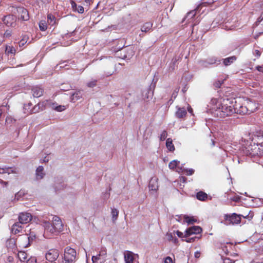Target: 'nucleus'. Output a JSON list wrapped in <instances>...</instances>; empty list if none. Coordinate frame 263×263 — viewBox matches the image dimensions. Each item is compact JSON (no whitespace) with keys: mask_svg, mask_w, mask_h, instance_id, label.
I'll return each instance as SVG.
<instances>
[{"mask_svg":"<svg viewBox=\"0 0 263 263\" xmlns=\"http://www.w3.org/2000/svg\"><path fill=\"white\" fill-rule=\"evenodd\" d=\"M52 221V223L47 221L43 222L44 236L46 238H51L55 234L62 231L63 229V224L58 216H54Z\"/></svg>","mask_w":263,"mask_h":263,"instance_id":"nucleus-1","label":"nucleus"},{"mask_svg":"<svg viewBox=\"0 0 263 263\" xmlns=\"http://www.w3.org/2000/svg\"><path fill=\"white\" fill-rule=\"evenodd\" d=\"M235 112L234 105L228 99L223 100L220 106L217 107L213 114L219 118H224Z\"/></svg>","mask_w":263,"mask_h":263,"instance_id":"nucleus-2","label":"nucleus"},{"mask_svg":"<svg viewBox=\"0 0 263 263\" xmlns=\"http://www.w3.org/2000/svg\"><path fill=\"white\" fill-rule=\"evenodd\" d=\"M77 259L76 250L70 247H66L64 249V254L62 263H74Z\"/></svg>","mask_w":263,"mask_h":263,"instance_id":"nucleus-3","label":"nucleus"},{"mask_svg":"<svg viewBox=\"0 0 263 263\" xmlns=\"http://www.w3.org/2000/svg\"><path fill=\"white\" fill-rule=\"evenodd\" d=\"M224 219L225 221L224 224L227 225L238 224L241 221L240 216L236 213L225 214Z\"/></svg>","mask_w":263,"mask_h":263,"instance_id":"nucleus-4","label":"nucleus"},{"mask_svg":"<svg viewBox=\"0 0 263 263\" xmlns=\"http://www.w3.org/2000/svg\"><path fill=\"white\" fill-rule=\"evenodd\" d=\"M234 105V113L237 114L245 115L253 112L252 110H249L247 106L241 105L240 103H237V102H235V104Z\"/></svg>","mask_w":263,"mask_h":263,"instance_id":"nucleus-5","label":"nucleus"},{"mask_svg":"<svg viewBox=\"0 0 263 263\" xmlns=\"http://www.w3.org/2000/svg\"><path fill=\"white\" fill-rule=\"evenodd\" d=\"M59 256V252L57 249H50L46 253V258L47 260L50 262H54L55 261Z\"/></svg>","mask_w":263,"mask_h":263,"instance_id":"nucleus-6","label":"nucleus"},{"mask_svg":"<svg viewBox=\"0 0 263 263\" xmlns=\"http://www.w3.org/2000/svg\"><path fill=\"white\" fill-rule=\"evenodd\" d=\"M18 219L21 224L27 223L31 221L32 215L29 213L22 212L20 213Z\"/></svg>","mask_w":263,"mask_h":263,"instance_id":"nucleus-7","label":"nucleus"},{"mask_svg":"<svg viewBox=\"0 0 263 263\" xmlns=\"http://www.w3.org/2000/svg\"><path fill=\"white\" fill-rule=\"evenodd\" d=\"M17 11L18 13V18L19 20H22L24 21H26L29 20V14L27 9L23 7H18L17 8Z\"/></svg>","mask_w":263,"mask_h":263,"instance_id":"nucleus-8","label":"nucleus"},{"mask_svg":"<svg viewBox=\"0 0 263 263\" xmlns=\"http://www.w3.org/2000/svg\"><path fill=\"white\" fill-rule=\"evenodd\" d=\"M202 232V229L199 226H193L187 229L185 232L184 236L187 237L192 234H198Z\"/></svg>","mask_w":263,"mask_h":263,"instance_id":"nucleus-9","label":"nucleus"},{"mask_svg":"<svg viewBox=\"0 0 263 263\" xmlns=\"http://www.w3.org/2000/svg\"><path fill=\"white\" fill-rule=\"evenodd\" d=\"M153 96V91L150 87L144 89L142 92V99L146 102H148L152 98Z\"/></svg>","mask_w":263,"mask_h":263,"instance_id":"nucleus-10","label":"nucleus"},{"mask_svg":"<svg viewBox=\"0 0 263 263\" xmlns=\"http://www.w3.org/2000/svg\"><path fill=\"white\" fill-rule=\"evenodd\" d=\"M213 3H214V1L213 0H209L207 2H202L201 3H200L197 6V7L196 8V9H195L194 10H192V11H191L190 12L187 13V16H191V17H194L195 15V14H196V11H197L199 9V8L200 7H202V6H207L208 5H210L212 4Z\"/></svg>","mask_w":263,"mask_h":263,"instance_id":"nucleus-11","label":"nucleus"},{"mask_svg":"<svg viewBox=\"0 0 263 263\" xmlns=\"http://www.w3.org/2000/svg\"><path fill=\"white\" fill-rule=\"evenodd\" d=\"M15 17L12 15L5 16L3 18L4 23L8 26H13L15 23Z\"/></svg>","mask_w":263,"mask_h":263,"instance_id":"nucleus-12","label":"nucleus"},{"mask_svg":"<svg viewBox=\"0 0 263 263\" xmlns=\"http://www.w3.org/2000/svg\"><path fill=\"white\" fill-rule=\"evenodd\" d=\"M124 257L125 263H133L134 257V253L129 251H126L124 253Z\"/></svg>","mask_w":263,"mask_h":263,"instance_id":"nucleus-13","label":"nucleus"},{"mask_svg":"<svg viewBox=\"0 0 263 263\" xmlns=\"http://www.w3.org/2000/svg\"><path fill=\"white\" fill-rule=\"evenodd\" d=\"M21 223L17 222L14 223L11 229V233L14 234H17L22 231L23 227L21 225Z\"/></svg>","mask_w":263,"mask_h":263,"instance_id":"nucleus-14","label":"nucleus"},{"mask_svg":"<svg viewBox=\"0 0 263 263\" xmlns=\"http://www.w3.org/2000/svg\"><path fill=\"white\" fill-rule=\"evenodd\" d=\"M46 103L44 102H40L35 105L33 108L30 110V114H35L39 112L40 110H43L45 108Z\"/></svg>","mask_w":263,"mask_h":263,"instance_id":"nucleus-15","label":"nucleus"},{"mask_svg":"<svg viewBox=\"0 0 263 263\" xmlns=\"http://www.w3.org/2000/svg\"><path fill=\"white\" fill-rule=\"evenodd\" d=\"M66 185L62 179L57 178L54 183V189L55 191L62 190L65 188Z\"/></svg>","mask_w":263,"mask_h":263,"instance_id":"nucleus-16","label":"nucleus"},{"mask_svg":"<svg viewBox=\"0 0 263 263\" xmlns=\"http://www.w3.org/2000/svg\"><path fill=\"white\" fill-rule=\"evenodd\" d=\"M255 147L254 148H251V150H252V154L253 155H261L263 154V146L261 145H256L255 144L253 145Z\"/></svg>","mask_w":263,"mask_h":263,"instance_id":"nucleus-17","label":"nucleus"},{"mask_svg":"<svg viewBox=\"0 0 263 263\" xmlns=\"http://www.w3.org/2000/svg\"><path fill=\"white\" fill-rule=\"evenodd\" d=\"M177 110L175 113L177 118H182L186 116L187 112L184 107H177Z\"/></svg>","mask_w":263,"mask_h":263,"instance_id":"nucleus-18","label":"nucleus"},{"mask_svg":"<svg viewBox=\"0 0 263 263\" xmlns=\"http://www.w3.org/2000/svg\"><path fill=\"white\" fill-rule=\"evenodd\" d=\"M217 62H218L219 63L220 62V60H218L216 58L212 57V58L208 59L205 61H202L201 62V64H202V65L204 66L205 67H206L208 64H210V65L214 64L217 63Z\"/></svg>","mask_w":263,"mask_h":263,"instance_id":"nucleus-19","label":"nucleus"},{"mask_svg":"<svg viewBox=\"0 0 263 263\" xmlns=\"http://www.w3.org/2000/svg\"><path fill=\"white\" fill-rule=\"evenodd\" d=\"M32 95L34 97L39 98L43 95V89L39 87H34L32 89Z\"/></svg>","mask_w":263,"mask_h":263,"instance_id":"nucleus-20","label":"nucleus"},{"mask_svg":"<svg viewBox=\"0 0 263 263\" xmlns=\"http://www.w3.org/2000/svg\"><path fill=\"white\" fill-rule=\"evenodd\" d=\"M36 178L37 180L43 178L45 173L44 172V167L42 166H39L36 170Z\"/></svg>","mask_w":263,"mask_h":263,"instance_id":"nucleus-21","label":"nucleus"},{"mask_svg":"<svg viewBox=\"0 0 263 263\" xmlns=\"http://www.w3.org/2000/svg\"><path fill=\"white\" fill-rule=\"evenodd\" d=\"M148 187L150 190L156 191L158 188L157 179L152 178L149 181Z\"/></svg>","mask_w":263,"mask_h":263,"instance_id":"nucleus-22","label":"nucleus"},{"mask_svg":"<svg viewBox=\"0 0 263 263\" xmlns=\"http://www.w3.org/2000/svg\"><path fill=\"white\" fill-rule=\"evenodd\" d=\"M11 173H17L16 168H13L9 167H0V174L8 173V174H10Z\"/></svg>","mask_w":263,"mask_h":263,"instance_id":"nucleus-23","label":"nucleus"},{"mask_svg":"<svg viewBox=\"0 0 263 263\" xmlns=\"http://www.w3.org/2000/svg\"><path fill=\"white\" fill-rule=\"evenodd\" d=\"M196 198L200 201H205L208 198V195L202 191L198 192L196 194Z\"/></svg>","mask_w":263,"mask_h":263,"instance_id":"nucleus-24","label":"nucleus"},{"mask_svg":"<svg viewBox=\"0 0 263 263\" xmlns=\"http://www.w3.org/2000/svg\"><path fill=\"white\" fill-rule=\"evenodd\" d=\"M111 68H107V67L104 69V74L103 77H109L111 76L114 73V65L111 64L110 66Z\"/></svg>","mask_w":263,"mask_h":263,"instance_id":"nucleus-25","label":"nucleus"},{"mask_svg":"<svg viewBox=\"0 0 263 263\" xmlns=\"http://www.w3.org/2000/svg\"><path fill=\"white\" fill-rule=\"evenodd\" d=\"M81 97V91H78L73 93L70 97L71 101L75 102Z\"/></svg>","mask_w":263,"mask_h":263,"instance_id":"nucleus-26","label":"nucleus"},{"mask_svg":"<svg viewBox=\"0 0 263 263\" xmlns=\"http://www.w3.org/2000/svg\"><path fill=\"white\" fill-rule=\"evenodd\" d=\"M152 26V23L150 22L146 23L142 25V26L141 28V30L142 32H147V31L151 29Z\"/></svg>","mask_w":263,"mask_h":263,"instance_id":"nucleus-27","label":"nucleus"},{"mask_svg":"<svg viewBox=\"0 0 263 263\" xmlns=\"http://www.w3.org/2000/svg\"><path fill=\"white\" fill-rule=\"evenodd\" d=\"M166 146L170 152H173L175 150V146L173 143V141L171 138L167 139L166 141Z\"/></svg>","mask_w":263,"mask_h":263,"instance_id":"nucleus-28","label":"nucleus"},{"mask_svg":"<svg viewBox=\"0 0 263 263\" xmlns=\"http://www.w3.org/2000/svg\"><path fill=\"white\" fill-rule=\"evenodd\" d=\"M47 23L51 26L56 24V18L55 16L51 13L47 15Z\"/></svg>","mask_w":263,"mask_h":263,"instance_id":"nucleus-29","label":"nucleus"},{"mask_svg":"<svg viewBox=\"0 0 263 263\" xmlns=\"http://www.w3.org/2000/svg\"><path fill=\"white\" fill-rule=\"evenodd\" d=\"M236 60V57L235 56H232V57H230L228 58L223 59V64L225 66H228V65H230L231 63H232Z\"/></svg>","mask_w":263,"mask_h":263,"instance_id":"nucleus-30","label":"nucleus"},{"mask_svg":"<svg viewBox=\"0 0 263 263\" xmlns=\"http://www.w3.org/2000/svg\"><path fill=\"white\" fill-rule=\"evenodd\" d=\"M17 256L21 261H24L27 258V254L24 251H19L17 254Z\"/></svg>","mask_w":263,"mask_h":263,"instance_id":"nucleus-31","label":"nucleus"},{"mask_svg":"<svg viewBox=\"0 0 263 263\" xmlns=\"http://www.w3.org/2000/svg\"><path fill=\"white\" fill-rule=\"evenodd\" d=\"M119 215V211L115 208L112 209L111 210V215H112V221L114 222L115 221L118 217Z\"/></svg>","mask_w":263,"mask_h":263,"instance_id":"nucleus-32","label":"nucleus"},{"mask_svg":"<svg viewBox=\"0 0 263 263\" xmlns=\"http://www.w3.org/2000/svg\"><path fill=\"white\" fill-rule=\"evenodd\" d=\"M184 218L185 220V222L187 223L188 224H193L197 221V220L195 219L193 217H190L187 215H184Z\"/></svg>","mask_w":263,"mask_h":263,"instance_id":"nucleus-33","label":"nucleus"},{"mask_svg":"<svg viewBox=\"0 0 263 263\" xmlns=\"http://www.w3.org/2000/svg\"><path fill=\"white\" fill-rule=\"evenodd\" d=\"M39 28L40 29L43 31H45L47 29V26L45 21H42L40 22Z\"/></svg>","mask_w":263,"mask_h":263,"instance_id":"nucleus-34","label":"nucleus"},{"mask_svg":"<svg viewBox=\"0 0 263 263\" xmlns=\"http://www.w3.org/2000/svg\"><path fill=\"white\" fill-rule=\"evenodd\" d=\"M179 163V162H178L177 160H173L169 163L168 167L170 169L174 170L177 167Z\"/></svg>","mask_w":263,"mask_h":263,"instance_id":"nucleus-35","label":"nucleus"},{"mask_svg":"<svg viewBox=\"0 0 263 263\" xmlns=\"http://www.w3.org/2000/svg\"><path fill=\"white\" fill-rule=\"evenodd\" d=\"M28 39L29 37L27 35H24L19 43L20 46H24L27 43Z\"/></svg>","mask_w":263,"mask_h":263,"instance_id":"nucleus-36","label":"nucleus"},{"mask_svg":"<svg viewBox=\"0 0 263 263\" xmlns=\"http://www.w3.org/2000/svg\"><path fill=\"white\" fill-rule=\"evenodd\" d=\"M15 49L13 47L6 46V52H7L8 54H13L15 52Z\"/></svg>","mask_w":263,"mask_h":263,"instance_id":"nucleus-37","label":"nucleus"},{"mask_svg":"<svg viewBox=\"0 0 263 263\" xmlns=\"http://www.w3.org/2000/svg\"><path fill=\"white\" fill-rule=\"evenodd\" d=\"M223 83V80H217L214 83L213 85L215 88H219L221 87Z\"/></svg>","mask_w":263,"mask_h":263,"instance_id":"nucleus-38","label":"nucleus"},{"mask_svg":"<svg viewBox=\"0 0 263 263\" xmlns=\"http://www.w3.org/2000/svg\"><path fill=\"white\" fill-rule=\"evenodd\" d=\"M31 105H32L31 103H28L27 104L24 105V109L25 110V111H24L25 113H28V112L30 113V110H29Z\"/></svg>","mask_w":263,"mask_h":263,"instance_id":"nucleus-39","label":"nucleus"},{"mask_svg":"<svg viewBox=\"0 0 263 263\" xmlns=\"http://www.w3.org/2000/svg\"><path fill=\"white\" fill-rule=\"evenodd\" d=\"M100 257H101V253L97 254L96 256H92V263H96L98 260L100 259Z\"/></svg>","mask_w":263,"mask_h":263,"instance_id":"nucleus-40","label":"nucleus"},{"mask_svg":"<svg viewBox=\"0 0 263 263\" xmlns=\"http://www.w3.org/2000/svg\"><path fill=\"white\" fill-rule=\"evenodd\" d=\"M167 133L166 130H163L160 137V141H164L167 137Z\"/></svg>","mask_w":263,"mask_h":263,"instance_id":"nucleus-41","label":"nucleus"},{"mask_svg":"<svg viewBox=\"0 0 263 263\" xmlns=\"http://www.w3.org/2000/svg\"><path fill=\"white\" fill-rule=\"evenodd\" d=\"M35 238V236L32 234V233H30V235L28 237V244L30 245V243L32 242V241Z\"/></svg>","mask_w":263,"mask_h":263,"instance_id":"nucleus-42","label":"nucleus"},{"mask_svg":"<svg viewBox=\"0 0 263 263\" xmlns=\"http://www.w3.org/2000/svg\"><path fill=\"white\" fill-rule=\"evenodd\" d=\"M96 84H97V81L93 80V81H92L91 82L87 83V86L88 87L92 88V87H95V86H96Z\"/></svg>","mask_w":263,"mask_h":263,"instance_id":"nucleus-43","label":"nucleus"},{"mask_svg":"<svg viewBox=\"0 0 263 263\" xmlns=\"http://www.w3.org/2000/svg\"><path fill=\"white\" fill-rule=\"evenodd\" d=\"M261 52L262 51L261 50L255 49L253 52V54L258 58L260 56Z\"/></svg>","mask_w":263,"mask_h":263,"instance_id":"nucleus-44","label":"nucleus"},{"mask_svg":"<svg viewBox=\"0 0 263 263\" xmlns=\"http://www.w3.org/2000/svg\"><path fill=\"white\" fill-rule=\"evenodd\" d=\"M55 109L58 111H62L65 109V106L59 105L55 108Z\"/></svg>","mask_w":263,"mask_h":263,"instance_id":"nucleus-45","label":"nucleus"},{"mask_svg":"<svg viewBox=\"0 0 263 263\" xmlns=\"http://www.w3.org/2000/svg\"><path fill=\"white\" fill-rule=\"evenodd\" d=\"M76 11H78L79 13H83L84 11V8L82 6H78Z\"/></svg>","mask_w":263,"mask_h":263,"instance_id":"nucleus-46","label":"nucleus"},{"mask_svg":"<svg viewBox=\"0 0 263 263\" xmlns=\"http://www.w3.org/2000/svg\"><path fill=\"white\" fill-rule=\"evenodd\" d=\"M36 262V259L35 257H30L27 260V263H35Z\"/></svg>","mask_w":263,"mask_h":263,"instance_id":"nucleus-47","label":"nucleus"},{"mask_svg":"<svg viewBox=\"0 0 263 263\" xmlns=\"http://www.w3.org/2000/svg\"><path fill=\"white\" fill-rule=\"evenodd\" d=\"M71 7L73 11H76V10L77 9V4L73 1L71 2Z\"/></svg>","mask_w":263,"mask_h":263,"instance_id":"nucleus-48","label":"nucleus"},{"mask_svg":"<svg viewBox=\"0 0 263 263\" xmlns=\"http://www.w3.org/2000/svg\"><path fill=\"white\" fill-rule=\"evenodd\" d=\"M185 171L186 172V174L187 175H191L194 172V170L193 169H192V168H191V169H189V170H185Z\"/></svg>","mask_w":263,"mask_h":263,"instance_id":"nucleus-49","label":"nucleus"},{"mask_svg":"<svg viewBox=\"0 0 263 263\" xmlns=\"http://www.w3.org/2000/svg\"><path fill=\"white\" fill-rule=\"evenodd\" d=\"M164 263H173L172 258L170 256L166 257L164 260Z\"/></svg>","mask_w":263,"mask_h":263,"instance_id":"nucleus-50","label":"nucleus"},{"mask_svg":"<svg viewBox=\"0 0 263 263\" xmlns=\"http://www.w3.org/2000/svg\"><path fill=\"white\" fill-rule=\"evenodd\" d=\"M196 237L189 238L184 240L187 242H193L195 240ZM184 241V240H183Z\"/></svg>","mask_w":263,"mask_h":263,"instance_id":"nucleus-51","label":"nucleus"},{"mask_svg":"<svg viewBox=\"0 0 263 263\" xmlns=\"http://www.w3.org/2000/svg\"><path fill=\"white\" fill-rule=\"evenodd\" d=\"M176 234L177 236L180 238L185 237L184 236V235H183V234L182 232H180L178 230L176 231Z\"/></svg>","mask_w":263,"mask_h":263,"instance_id":"nucleus-52","label":"nucleus"},{"mask_svg":"<svg viewBox=\"0 0 263 263\" xmlns=\"http://www.w3.org/2000/svg\"><path fill=\"white\" fill-rule=\"evenodd\" d=\"M0 183L2 185H5V186H7V185L8 184V182L4 181L2 179H0Z\"/></svg>","mask_w":263,"mask_h":263,"instance_id":"nucleus-53","label":"nucleus"},{"mask_svg":"<svg viewBox=\"0 0 263 263\" xmlns=\"http://www.w3.org/2000/svg\"><path fill=\"white\" fill-rule=\"evenodd\" d=\"M256 69L260 72H263V67L261 66H257L256 67Z\"/></svg>","mask_w":263,"mask_h":263,"instance_id":"nucleus-54","label":"nucleus"},{"mask_svg":"<svg viewBox=\"0 0 263 263\" xmlns=\"http://www.w3.org/2000/svg\"><path fill=\"white\" fill-rule=\"evenodd\" d=\"M71 88V86L70 85H68L66 87H62V88H61V89L64 90V91H66V90H69Z\"/></svg>","mask_w":263,"mask_h":263,"instance_id":"nucleus-55","label":"nucleus"},{"mask_svg":"<svg viewBox=\"0 0 263 263\" xmlns=\"http://www.w3.org/2000/svg\"><path fill=\"white\" fill-rule=\"evenodd\" d=\"M200 252L199 251H196L195 253V257L196 258H199L200 257Z\"/></svg>","mask_w":263,"mask_h":263,"instance_id":"nucleus-56","label":"nucleus"},{"mask_svg":"<svg viewBox=\"0 0 263 263\" xmlns=\"http://www.w3.org/2000/svg\"><path fill=\"white\" fill-rule=\"evenodd\" d=\"M41 161L44 162H48L49 161V159L46 156L43 160H41Z\"/></svg>","mask_w":263,"mask_h":263,"instance_id":"nucleus-57","label":"nucleus"},{"mask_svg":"<svg viewBox=\"0 0 263 263\" xmlns=\"http://www.w3.org/2000/svg\"><path fill=\"white\" fill-rule=\"evenodd\" d=\"M263 20V12L261 14L260 16L258 18V22H260Z\"/></svg>","mask_w":263,"mask_h":263,"instance_id":"nucleus-58","label":"nucleus"},{"mask_svg":"<svg viewBox=\"0 0 263 263\" xmlns=\"http://www.w3.org/2000/svg\"><path fill=\"white\" fill-rule=\"evenodd\" d=\"M5 36L6 37H9L11 35V34L10 32H8V31H6V32L4 34Z\"/></svg>","mask_w":263,"mask_h":263,"instance_id":"nucleus-59","label":"nucleus"},{"mask_svg":"<svg viewBox=\"0 0 263 263\" xmlns=\"http://www.w3.org/2000/svg\"><path fill=\"white\" fill-rule=\"evenodd\" d=\"M187 110L191 114H192V112L193 111V109L192 108V107L191 106H189L187 107Z\"/></svg>","mask_w":263,"mask_h":263,"instance_id":"nucleus-60","label":"nucleus"},{"mask_svg":"<svg viewBox=\"0 0 263 263\" xmlns=\"http://www.w3.org/2000/svg\"><path fill=\"white\" fill-rule=\"evenodd\" d=\"M13 257H11V256H8V258H7V260L9 261V262H11V261H13Z\"/></svg>","mask_w":263,"mask_h":263,"instance_id":"nucleus-61","label":"nucleus"},{"mask_svg":"<svg viewBox=\"0 0 263 263\" xmlns=\"http://www.w3.org/2000/svg\"><path fill=\"white\" fill-rule=\"evenodd\" d=\"M101 253V256H105L106 255V252L105 251H102Z\"/></svg>","mask_w":263,"mask_h":263,"instance_id":"nucleus-62","label":"nucleus"},{"mask_svg":"<svg viewBox=\"0 0 263 263\" xmlns=\"http://www.w3.org/2000/svg\"><path fill=\"white\" fill-rule=\"evenodd\" d=\"M168 236H169V239L171 240L173 238V236L172 235V234H168Z\"/></svg>","mask_w":263,"mask_h":263,"instance_id":"nucleus-63","label":"nucleus"},{"mask_svg":"<svg viewBox=\"0 0 263 263\" xmlns=\"http://www.w3.org/2000/svg\"><path fill=\"white\" fill-rule=\"evenodd\" d=\"M127 58V54H124L123 55V57H122V59H125V58Z\"/></svg>","mask_w":263,"mask_h":263,"instance_id":"nucleus-64","label":"nucleus"}]
</instances>
